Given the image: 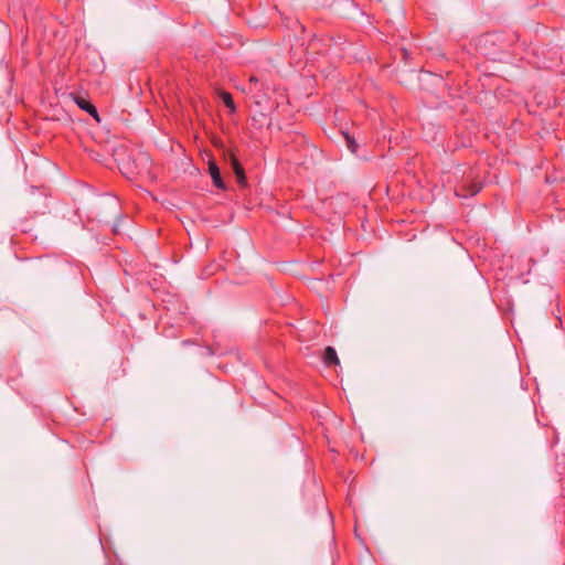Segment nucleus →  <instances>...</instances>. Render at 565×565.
I'll return each instance as SVG.
<instances>
[{
  "label": "nucleus",
  "instance_id": "0eeeda50",
  "mask_svg": "<svg viewBox=\"0 0 565 565\" xmlns=\"http://www.w3.org/2000/svg\"><path fill=\"white\" fill-rule=\"evenodd\" d=\"M344 137H345V140H347L348 148L350 149L351 152L355 153L356 150H358L356 141L351 136H349L348 134H344Z\"/></svg>",
  "mask_w": 565,
  "mask_h": 565
},
{
  "label": "nucleus",
  "instance_id": "f257e3e1",
  "mask_svg": "<svg viewBox=\"0 0 565 565\" xmlns=\"http://www.w3.org/2000/svg\"><path fill=\"white\" fill-rule=\"evenodd\" d=\"M230 160H231L233 171L236 175L237 182L242 186H244L246 184V178H245V172H244L243 167L241 166L238 160L233 154H230Z\"/></svg>",
  "mask_w": 565,
  "mask_h": 565
},
{
  "label": "nucleus",
  "instance_id": "6e6552de",
  "mask_svg": "<svg viewBox=\"0 0 565 565\" xmlns=\"http://www.w3.org/2000/svg\"><path fill=\"white\" fill-rule=\"evenodd\" d=\"M249 82H250V83H257V82H258V79H257V77L252 76V77L249 78Z\"/></svg>",
  "mask_w": 565,
  "mask_h": 565
},
{
  "label": "nucleus",
  "instance_id": "20e7f679",
  "mask_svg": "<svg viewBox=\"0 0 565 565\" xmlns=\"http://www.w3.org/2000/svg\"><path fill=\"white\" fill-rule=\"evenodd\" d=\"M323 362L327 366L339 365L340 360L335 350L332 347H327L324 350Z\"/></svg>",
  "mask_w": 565,
  "mask_h": 565
},
{
  "label": "nucleus",
  "instance_id": "39448f33",
  "mask_svg": "<svg viewBox=\"0 0 565 565\" xmlns=\"http://www.w3.org/2000/svg\"><path fill=\"white\" fill-rule=\"evenodd\" d=\"M220 97L225 104V106L231 110V113H234L236 110L234 100L232 98V95L227 92L220 93Z\"/></svg>",
  "mask_w": 565,
  "mask_h": 565
},
{
  "label": "nucleus",
  "instance_id": "423d86ee",
  "mask_svg": "<svg viewBox=\"0 0 565 565\" xmlns=\"http://www.w3.org/2000/svg\"><path fill=\"white\" fill-rule=\"evenodd\" d=\"M481 189H482V185L480 183H472L468 190V193H459L458 191H456V194L458 196L468 198V196L476 195L477 193L480 192Z\"/></svg>",
  "mask_w": 565,
  "mask_h": 565
},
{
  "label": "nucleus",
  "instance_id": "f03ea898",
  "mask_svg": "<svg viewBox=\"0 0 565 565\" xmlns=\"http://www.w3.org/2000/svg\"><path fill=\"white\" fill-rule=\"evenodd\" d=\"M209 171H210V174H211L214 185L218 189H225V183L222 180L220 169L214 161H210Z\"/></svg>",
  "mask_w": 565,
  "mask_h": 565
},
{
  "label": "nucleus",
  "instance_id": "7ed1b4c3",
  "mask_svg": "<svg viewBox=\"0 0 565 565\" xmlns=\"http://www.w3.org/2000/svg\"><path fill=\"white\" fill-rule=\"evenodd\" d=\"M75 102L77 104V106L87 111L90 116H93L97 121H99V116H98V111L96 109V107L90 104L88 100L82 98V97H76L75 98Z\"/></svg>",
  "mask_w": 565,
  "mask_h": 565
}]
</instances>
